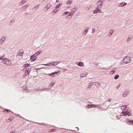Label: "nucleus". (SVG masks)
<instances>
[{
	"instance_id": "1",
	"label": "nucleus",
	"mask_w": 133,
	"mask_h": 133,
	"mask_svg": "<svg viewBox=\"0 0 133 133\" xmlns=\"http://www.w3.org/2000/svg\"><path fill=\"white\" fill-rule=\"evenodd\" d=\"M2 62L7 65H10L11 63L10 59H8L6 58L4 59L2 61Z\"/></svg>"
},
{
	"instance_id": "2",
	"label": "nucleus",
	"mask_w": 133,
	"mask_h": 133,
	"mask_svg": "<svg viewBox=\"0 0 133 133\" xmlns=\"http://www.w3.org/2000/svg\"><path fill=\"white\" fill-rule=\"evenodd\" d=\"M130 57L127 56L124 58L122 61H124L125 63H128L130 62Z\"/></svg>"
},
{
	"instance_id": "3",
	"label": "nucleus",
	"mask_w": 133,
	"mask_h": 133,
	"mask_svg": "<svg viewBox=\"0 0 133 133\" xmlns=\"http://www.w3.org/2000/svg\"><path fill=\"white\" fill-rule=\"evenodd\" d=\"M104 1V0H99L97 3L98 5L97 7H99V8H101L102 6V4Z\"/></svg>"
},
{
	"instance_id": "4",
	"label": "nucleus",
	"mask_w": 133,
	"mask_h": 133,
	"mask_svg": "<svg viewBox=\"0 0 133 133\" xmlns=\"http://www.w3.org/2000/svg\"><path fill=\"white\" fill-rule=\"evenodd\" d=\"M99 7H97L95 10H93V12L94 14H97L99 12H101V11Z\"/></svg>"
},
{
	"instance_id": "5",
	"label": "nucleus",
	"mask_w": 133,
	"mask_h": 133,
	"mask_svg": "<svg viewBox=\"0 0 133 133\" xmlns=\"http://www.w3.org/2000/svg\"><path fill=\"white\" fill-rule=\"evenodd\" d=\"M129 91L128 90H127L123 92L122 95L124 97H125L128 95Z\"/></svg>"
},
{
	"instance_id": "6",
	"label": "nucleus",
	"mask_w": 133,
	"mask_h": 133,
	"mask_svg": "<svg viewBox=\"0 0 133 133\" xmlns=\"http://www.w3.org/2000/svg\"><path fill=\"white\" fill-rule=\"evenodd\" d=\"M127 3L124 2H123L122 3H119L118 4V7H123L125 5H126Z\"/></svg>"
},
{
	"instance_id": "7",
	"label": "nucleus",
	"mask_w": 133,
	"mask_h": 133,
	"mask_svg": "<svg viewBox=\"0 0 133 133\" xmlns=\"http://www.w3.org/2000/svg\"><path fill=\"white\" fill-rule=\"evenodd\" d=\"M35 55H33L31 56V59L32 61H35L37 58Z\"/></svg>"
},
{
	"instance_id": "8",
	"label": "nucleus",
	"mask_w": 133,
	"mask_h": 133,
	"mask_svg": "<svg viewBox=\"0 0 133 133\" xmlns=\"http://www.w3.org/2000/svg\"><path fill=\"white\" fill-rule=\"evenodd\" d=\"M6 39V38L5 37H3L0 40V44H2Z\"/></svg>"
},
{
	"instance_id": "9",
	"label": "nucleus",
	"mask_w": 133,
	"mask_h": 133,
	"mask_svg": "<svg viewBox=\"0 0 133 133\" xmlns=\"http://www.w3.org/2000/svg\"><path fill=\"white\" fill-rule=\"evenodd\" d=\"M50 5H46V6L44 8V10L45 12L47 11L48 9L50 8Z\"/></svg>"
},
{
	"instance_id": "10",
	"label": "nucleus",
	"mask_w": 133,
	"mask_h": 133,
	"mask_svg": "<svg viewBox=\"0 0 133 133\" xmlns=\"http://www.w3.org/2000/svg\"><path fill=\"white\" fill-rule=\"evenodd\" d=\"M87 72L85 73H82L80 75L81 77H86L87 75Z\"/></svg>"
},
{
	"instance_id": "11",
	"label": "nucleus",
	"mask_w": 133,
	"mask_h": 133,
	"mask_svg": "<svg viewBox=\"0 0 133 133\" xmlns=\"http://www.w3.org/2000/svg\"><path fill=\"white\" fill-rule=\"evenodd\" d=\"M43 65L47 66H52L51 62H49L46 64H43Z\"/></svg>"
},
{
	"instance_id": "12",
	"label": "nucleus",
	"mask_w": 133,
	"mask_h": 133,
	"mask_svg": "<svg viewBox=\"0 0 133 133\" xmlns=\"http://www.w3.org/2000/svg\"><path fill=\"white\" fill-rule=\"evenodd\" d=\"M94 83L95 84H94L97 87H99L100 85V83L99 82H96Z\"/></svg>"
},
{
	"instance_id": "13",
	"label": "nucleus",
	"mask_w": 133,
	"mask_h": 133,
	"mask_svg": "<svg viewBox=\"0 0 133 133\" xmlns=\"http://www.w3.org/2000/svg\"><path fill=\"white\" fill-rule=\"evenodd\" d=\"M94 83H89L88 85V87L90 89L91 88V87L92 86V85L94 84Z\"/></svg>"
},
{
	"instance_id": "14",
	"label": "nucleus",
	"mask_w": 133,
	"mask_h": 133,
	"mask_svg": "<svg viewBox=\"0 0 133 133\" xmlns=\"http://www.w3.org/2000/svg\"><path fill=\"white\" fill-rule=\"evenodd\" d=\"M93 104H88L86 106L88 108H92L94 107Z\"/></svg>"
},
{
	"instance_id": "15",
	"label": "nucleus",
	"mask_w": 133,
	"mask_h": 133,
	"mask_svg": "<svg viewBox=\"0 0 133 133\" xmlns=\"http://www.w3.org/2000/svg\"><path fill=\"white\" fill-rule=\"evenodd\" d=\"M42 52V50H39L35 54V55H36V56L38 55L39 54L41 53Z\"/></svg>"
},
{
	"instance_id": "16",
	"label": "nucleus",
	"mask_w": 133,
	"mask_h": 133,
	"mask_svg": "<svg viewBox=\"0 0 133 133\" xmlns=\"http://www.w3.org/2000/svg\"><path fill=\"white\" fill-rule=\"evenodd\" d=\"M55 83L54 82H51L50 84L49 87H52L54 84Z\"/></svg>"
},
{
	"instance_id": "17",
	"label": "nucleus",
	"mask_w": 133,
	"mask_h": 133,
	"mask_svg": "<svg viewBox=\"0 0 133 133\" xmlns=\"http://www.w3.org/2000/svg\"><path fill=\"white\" fill-rule=\"evenodd\" d=\"M132 36H129L128 38L127 39V41L128 42H129L131 39L132 38Z\"/></svg>"
},
{
	"instance_id": "18",
	"label": "nucleus",
	"mask_w": 133,
	"mask_h": 133,
	"mask_svg": "<svg viewBox=\"0 0 133 133\" xmlns=\"http://www.w3.org/2000/svg\"><path fill=\"white\" fill-rule=\"evenodd\" d=\"M73 2V0H68L66 3L68 4H71Z\"/></svg>"
},
{
	"instance_id": "19",
	"label": "nucleus",
	"mask_w": 133,
	"mask_h": 133,
	"mask_svg": "<svg viewBox=\"0 0 133 133\" xmlns=\"http://www.w3.org/2000/svg\"><path fill=\"white\" fill-rule=\"evenodd\" d=\"M31 68H26L25 69L26 71L27 72H30L31 71Z\"/></svg>"
},
{
	"instance_id": "20",
	"label": "nucleus",
	"mask_w": 133,
	"mask_h": 133,
	"mask_svg": "<svg viewBox=\"0 0 133 133\" xmlns=\"http://www.w3.org/2000/svg\"><path fill=\"white\" fill-rule=\"evenodd\" d=\"M18 53L22 54V55H23V50L22 49H21L19 51Z\"/></svg>"
},
{
	"instance_id": "21",
	"label": "nucleus",
	"mask_w": 133,
	"mask_h": 133,
	"mask_svg": "<svg viewBox=\"0 0 133 133\" xmlns=\"http://www.w3.org/2000/svg\"><path fill=\"white\" fill-rule=\"evenodd\" d=\"M78 66H83L84 64L83 63L80 62L78 63Z\"/></svg>"
},
{
	"instance_id": "22",
	"label": "nucleus",
	"mask_w": 133,
	"mask_h": 133,
	"mask_svg": "<svg viewBox=\"0 0 133 133\" xmlns=\"http://www.w3.org/2000/svg\"><path fill=\"white\" fill-rule=\"evenodd\" d=\"M51 66H54L57 65L56 62H51Z\"/></svg>"
},
{
	"instance_id": "23",
	"label": "nucleus",
	"mask_w": 133,
	"mask_h": 133,
	"mask_svg": "<svg viewBox=\"0 0 133 133\" xmlns=\"http://www.w3.org/2000/svg\"><path fill=\"white\" fill-rule=\"evenodd\" d=\"M29 5V4L26 5H25L24 6H23L22 7V8L23 9L25 10L26 8L27 7H28Z\"/></svg>"
},
{
	"instance_id": "24",
	"label": "nucleus",
	"mask_w": 133,
	"mask_h": 133,
	"mask_svg": "<svg viewBox=\"0 0 133 133\" xmlns=\"http://www.w3.org/2000/svg\"><path fill=\"white\" fill-rule=\"evenodd\" d=\"M69 12L68 11H66L64 12L62 16H64L66 15V14L69 13Z\"/></svg>"
},
{
	"instance_id": "25",
	"label": "nucleus",
	"mask_w": 133,
	"mask_h": 133,
	"mask_svg": "<svg viewBox=\"0 0 133 133\" xmlns=\"http://www.w3.org/2000/svg\"><path fill=\"white\" fill-rule=\"evenodd\" d=\"M61 4L59 3L58 5H57L56 6V9H57L61 5Z\"/></svg>"
},
{
	"instance_id": "26",
	"label": "nucleus",
	"mask_w": 133,
	"mask_h": 133,
	"mask_svg": "<svg viewBox=\"0 0 133 133\" xmlns=\"http://www.w3.org/2000/svg\"><path fill=\"white\" fill-rule=\"evenodd\" d=\"M30 66V64H28V63H26L24 65V66L25 67H28L29 66Z\"/></svg>"
},
{
	"instance_id": "27",
	"label": "nucleus",
	"mask_w": 133,
	"mask_h": 133,
	"mask_svg": "<svg viewBox=\"0 0 133 133\" xmlns=\"http://www.w3.org/2000/svg\"><path fill=\"white\" fill-rule=\"evenodd\" d=\"M127 122L129 123V124H130V123H131L133 124V121L132 120H128Z\"/></svg>"
},
{
	"instance_id": "28",
	"label": "nucleus",
	"mask_w": 133,
	"mask_h": 133,
	"mask_svg": "<svg viewBox=\"0 0 133 133\" xmlns=\"http://www.w3.org/2000/svg\"><path fill=\"white\" fill-rule=\"evenodd\" d=\"M88 28L87 29H85V31L84 32H83V34H84V35H85L88 32Z\"/></svg>"
},
{
	"instance_id": "29",
	"label": "nucleus",
	"mask_w": 133,
	"mask_h": 133,
	"mask_svg": "<svg viewBox=\"0 0 133 133\" xmlns=\"http://www.w3.org/2000/svg\"><path fill=\"white\" fill-rule=\"evenodd\" d=\"M119 77V75H116L114 77V79H117Z\"/></svg>"
},
{
	"instance_id": "30",
	"label": "nucleus",
	"mask_w": 133,
	"mask_h": 133,
	"mask_svg": "<svg viewBox=\"0 0 133 133\" xmlns=\"http://www.w3.org/2000/svg\"><path fill=\"white\" fill-rule=\"evenodd\" d=\"M114 32V31L113 30H111L109 31V32L110 34L111 35L113 34Z\"/></svg>"
},
{
	"instance_id": "31",
	"label": "nucleus",
	"mask_w": 133,
	"mask_h": 133,
	"mask_svg": "<svg viewBox=\"0 0 133 133\" xmlns=\"http://www.w3.org/2000/svg\"><path fill=\"white\" fill-rule=\"evenodd\" d=\"M128 113H129V112L127 111H125V113L124 114H123V116H126L127 115H128Z\"/></svg>"
},
{
	"instance_id": "32",
	"label": "nucleus",
	"mask_w": 133,
	"mask_h": 133,
	"mask_svg": "<svg viewBox=\"0 0 133 133\" xmlns=\"http://www.w3.org/2000/svg\"><path fill=\"white\" fill-rule=\"evenodd\" d=\"M74 12H73V13H72V12H71L69 14H68V16H72L73 15V12H74Z\"/></svg>"
},
{
	"instance_id": "33",
	"label": "nucleus",
	"mask_w": 133,
	"mask_h": 133,
	"mask_svg": "<svg viewBox=\"0 0 133 133\" xmlns=\"http://www.w3.org/2000/svg\"><path fill=\"white\" fill-rule=\"evenodd\" d=\"M48 75H49V76H51L54 77V73L52 72L51 74H47Z\"/></svg>"
},
{
	"instance_id": "34",
	"label": "nucleus",
	"mask_w": 133,
	"mask_h": 133,
	"mask_svg": "<svg viewBox=\"0 0 133 133\" xmlns=\"http://www.w3.org/2000/svg\"><path fill=\"white\" fill-rule=\"evenodd\" d=\"M39 4H38V5H37L36 6H35L34 8V9H35V8H36V9H37L39 7Z\"/></svg>"
},
{
	"instance_id": "35",
	"label": "nucleus",
	"mask_w": 133,
	"mask_h": 133,
	"mask_svg": "<svg viewBox=\"0 0 133 133\" xmlns=\"http://www.w3.org/2000/svg\"><path fill=\"white\" fill-rule=\"evenodd\" d=\"M54 9V10H53V12H55V13H56L58 11V10H57V9Z\"/></svg>"
},
{
	"instance_id": "36",
	"label": "nucleus",
	"mask_w": 133,
	"mask_h": 133,
	"mask_svg": "<svg viewBox=\"0 0 133 133\" xmlns=\"http://www.w3.org/2000/svg\"><path fill=\"white\" fill-rule=\"evenodd\" d=\"M27 1V0H23L22 1V4H24Z\"/></svg>"
},
{
	"instance_id": "37",
	"label": "nucleus",
	"mask_w": 133,
	"mask_h": 133,
	"mask_svg": "<svg viewBox=\"0 0 133 133\" xmlns=\"http://www.w3.org/2000/svg\"><path fill=\"white\" fill-rule=\"evenodd\" d=\"M125 63V62H124V61H122V60L121 61V62L120 63V64H124Z\"/></svg>"
},
{
	"instance_id": "38",
	"label": "nucleus",
	"mask_w": 133,
	"mask_h": 133,
	"mask_svg": "<svg viewBox=\"0 0 133 133\" xmlns=\"http://www.w3.org/2000/svg\"><path fill=\"white\" fill-rule=\"evenodd\" d=\"M121 85V84L119 83L117 86V89H118V88L120 87V86Z\"/></svg>"
},
{
	"instance_id": "39",
	"label": "nucleus",
	"mask_w": 133,
	"mask_h": 133,
	"mask_svg": "<svg viewBox=\"0 0 133 133\" xmlns=\"http://www.w3.org/2000/svg\"><path fill=\"white\" fill-rule=\"evenodd\" d=\"M95 30H96V29L95 28H93L92 29V33H94V31H95Z\"/></svg>"
},
{
	"instance_id": "40",
	"label": "nucleus",
	"mask_w": 133,
	"mask_h": 133,
	"mask_svg": "<svg viewBox=\"0 0 133 133\" xmlns=\"http://www.w3.org/2000/svg\"><path fill=\"white\" fill-rule=\"evenodd\" d=\"M131 115V113L130 112H129V113H128V115L129 116H130Z\"/></svg>"
},
{
	"instance_id": "41",
	"label": "nucleus",
	"mask_w": 133,
	"mask_h": 133,
	"mask_svg": "<svg viewBox=\"0 0 133 133\" xmlns=\"http://www.w3.org/2000/svg\"><path fill=\"white\" fill-rule=\"evenodd\" d=\"M5 111H6V112H7L8 111H9V112H11L8 109H5Z\"/></svg>"
},
{
	"instance_id": "42",
	"label": "nucleus",
	"mask_w": 133,
	"mask_h": 133,
	"mask_svg": "<svg viewBox=\"0 0 133 133\" xmlns=\"http://www.w3.org/2000/svg\"><path fill=\"white\" fill-rule=\"evenodd\" d=\"M93 105H93L94 107H98V105H95V104H93Z\"/></svg>"
},
{
	"instance_id": "43",
	"label": "nucleus",
	"mask_w": 133,
	"mask_h": 133,
	"mask_svg": "<svg viewBox=\"0 0 133 133\" xmlns=\"http://www.w3.org/2000/svg\"><path fill=\"white\" fill-rule=\"evenodd\" d=\"M15 19H12V20L11 21H10V22H11V23H12V22H14L15 21Z\"/></svg>"
},
{
	"instance_id": "44",
	"label": "nucleus",
	"mask_w": 133,
	"mask_h": 133,
	"mask_svg": "<svg viewBox=\"0 0 133 133\" xmlns=\"http://www.w3.org/2000/svg\"><path fill=\"white\" fill-rule=\"evenodd\" d=\"M44 68V67H42V68H40L37 69V70H39V69H43V68Z\"/></svg>"
},
{
	"instance_id": "45",
	"label": "nucleus",
	"mask_w": 133,
	"mask_h": 133,
	"mask_svg": "<svg viewBox=\"0 0 133 133\" xmlns=\"http://www.w3.org/2000/svg\"><path fill=\"white\" fill-rule=\"evenodd\" d=\"M121 107H124V109H125L126 108H127V106L126 105H123V106H121Z\"/></svg>"
},
{
	"instance_id": "46",
	"label": "nucleus",
	"mask_w": 133,
	"mask_h": 133,
	"mask_svg": "<svg viewBox=\"0 0 133 133\" xmlns=\"http://www.w3.org/2000/svg\"><path fill=\"white\" fill-rule=\"evenodd\" d=\"M112 99H109L108 100V101L109 102H111V101L112 100Z\"/></svg>"
},
{
	"instance_id": "47",
	"label": "nucleus",
	"mask_w": 133,
	"mask_h": 133,
	"mask_svg": "<svg viewBox=\"0 0 133 133\" xmlns=\"http://www.w3.org/2000/svg\"><path fill=\"white\" fill-rule=\"evenodd\" d=\"M41 125H45V123H39Z\"/></svg>"
},
{
	"instance_id": "48",
	"label": "nucleus",
	"mask_w": 133,
	"mask_h": 133,
	"mask_svg": "<svg viewBox=\"0 0 133 133\" xmlns=\"http://www.w3.org/2000/svg\"><path fill=\"white\" fill-rule=\"evenodd\" d=\"M17 55H19L20 56H21L22 57L23 56V55H22V54H18L17 53Z\"/></svg>"
},
{
	"instance_id": "49",
	"label": "nucleus",
	"mask_w": 133,
	"mask_h": 133,
	"mask_svg": "<svg viewBox=\"0 0 133 133\" xmlns=\"http://www.w3.org/2000/svg\"><path fill=\"white\" fill-rule=\"evenodd\" d=\"M115 71H116L115 70H113L111 71V72H112V74H113V73H114L115 72Z\"/></svg>"
},
{
	"instance_id": "50",
	"label": "nucleus",
	"mask_w": 133,
	"mask_h": 133,
	"mask_svg": "<svg viewBox=\"0 0 133 133\" xmlns=\"http://www.w3.org/2000/svg\"><path fill=\"white\" fill-rule=\"evenodd\" d=\"M56 63L57 64V65L58 64V63H59L60 62L58 61H56Z\"/></svg>"
},
{
	"instance_id": "51",
	"label": "nucleus",
	"mask_w": 133,
	"mask_h": 133,
	"mask_svg": "<svg viewBox=\"0 0 133 133\" xmlns=\"http://www.w3.org/2000/svg\"><path fill=\"white\" fill-rule=\"evenodd\" d=\"M15 132V131L12 130V131H11L10 133H14Z\"/></svg>"
},
{
	"instance_id": "52",
	"label": "nucleus",
	"mask_w": 133,
	"mask_h": 133,
	"mask_svg": "<svg viewBox=\"0 0 133 133\" xmlns=\"http://www.w3.org/2000/svg\"><path fill=\"white\" fill-rule=\"evenodd\" d=\"M75 9V10H77V7L75 8H74V9Z\"/></svg>"
},
{
	"instance_id": "53",
	"label": "nucleus",
	"mask_w": 133,
	"mask_h": 133,
	"mask_svg": "<svg viewBox=\"0 0 133 133\" xmlns=\"http://www.w3.org/2000/svg\"><path fill=\"white\" fill-rule=\"evenodd\" d=\"M125 113V111H124L123 110L121 112V114H124Z\"/></svg>"
},
{
	"instance_id": "54",
	"label": "nucleus",
	"mask_w": 133,
	"mask_h": 133,
	"mask_svg": "<svg viewBox=\"0 0 133 133\" xmlns=\"http://www.w3.org/2000/svg\"><path fill=\"white\" fill-rule=\"evenodd\" d=\"M50 130L51 131V132H52L54 131V129H51Z\"/></svg>"
},
{
	"instance_id": "55",
	"label": "nucleus",
	"mask_w": 133,
	"mask_h": 133,
	"mask_svg": "<svg viewBox=\"0 0 133 133\" xmlns=\"http://www.w3.org/2000/svg\"><path fill=\"white\" fill-rule=\"evenodd\" d=\"M44 0H39V2H42L44 1Z\"/></svg>"
},
{
	"instance_id": "56",
	"label": "nucleus",
	"mask_w": 133,
	"mask_h": 133,
	"mask_svg": "<svg viewBox=\"0 0 133 133\" xmlns=\"http://www.w3.org/2000/svg\"><path fill=\"white\" fill-rule=\"evenodd\" d=\"M3 57H0V60H2L3 59Z\"/></svg>"
},
{
	"instance_id": "57",
	"label": "nucleus",
	"mask_w": 133,
	"mask_h": 133,
	"mask_svg": "<svg viewBox=\"0 0 133 133\" xmlns=\"http://www.w3.org/2000/svg\"><path fill=\"white\" fill-rule=\"evenodd\" d=\"M57 72H53V73H54V75L55 74H57Z\"/></svg>"
},
{
	"instance_id": "58",
	"label": "nucleus",
	"mask_w": 133,
	"mask_h": 133,
	"mask_svg": "<svg viewBox=\"0 0 133 133\" xmlns=\"http://www.w3.org/2000/svg\"><path fill=\"white\" fill-rule=\"evenodd\" d=\"M59 2V0H57L56 1V2L57 3L58 2Z\"/></svg>"
},
{
	"instance_id": "59",
	"label": "nucleus",
	"mask_w": 133,
	"mask_h": 133,
	"mask_svg": "<svg viewBox=\"0 0 133 133\" xmlns=\"http://www.w3.org/2000/svg\"><path fill=\"white\" fill-rule=\"evenodd\" d=\"M28 14H29V13H25V14L24 15V16H26V15H27Z\"/></svg>"
},
{
	"instance_id": "60",
	"label": "nucleus",
	"mask_w": 133,
	"mask_h": 133,
	"mask_svg": "<svg viewBox=\"0 0 133 133\" xmlns=\"http://www.w3.org/2000/svg\"><path fill=\"white\" fill-rule=\"evenodd\" d=\"M76 128L77 129V131H78V130L79 129V128L77 127H76Z\"/></svg>"
},
{
	"instance_id": "61",
	"label": "nucleus",
	"mask_w": 133,
	"mask_h": 133,
	"mask_svg": "<svg viewBox=\"0 0 133 133\" xmlns=\"http://www.w3.org/2000/svg\"><path fill=\"white\" fill-rule=\"evenodd\" d=\"M22 4V2L19 3V5H21V4Z\"/></svg>"
},
{
	"instance_id": "62",
	"label": "nucleus",
	"mask_w": 133,
	"mask_h": 133,
	"mask_svg": "<svg viewBox=\"0 0 133 133\" xmlns=\"http://www.w3.org/2000/svg\"><path fill=\"white\" fill-rule=\"evenodd\" d=\"M30 72H27V73L28 75H29V74L30 73Z\"/></svg>"
},
{
	"instance_id": "63",
	"label": "nucleus",
	"mask_w": 133,
	"mask_h": 133,
	"mask_svg": "<svg viewBox=\"0 0 133 133\" xmlns=\"http://www.w3.org/2000/svg\"><path fill=\"white\" fill-rule=\"evenodd\" d=\"M111 34H108V36H111Z\"/></svg>"
},
{
	"instance_id": "64",
	"label": "nucleus",
	"mask_w": 133,
	"mask_h": 133,
	"mask_svg": "<svg viewBox=\"0 0 133 133\" xmlns=\"http://www.w3.org/2000/svg\"><path fill=\"white\" fill-rule=\"evenodd\" d=\"M57 67V68H59V69H61V68H59V67Z\"/></svg>"
}]
</instances>
